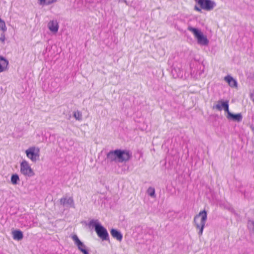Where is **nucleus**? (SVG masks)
<instances>
[{
    "label": "nucleus",
    "instance_id": "nucleus-6",
    "mask_svg": "<svg viewBox=\"0 0 254 254\" xmlns=\"http://www.w3.org/2000/svg\"><path fill=\"white\" fill-rule=\"evenodd\" d=\"M20 172L25 176L29 177L34 175V173L29 164V163L26 160H23L20 165Z\"/></svg>",
    "mask_w": 254,
    "mask_h": 254
},
{
    "label": "nucleus",
    "instance_id": "nucleus-22",
    "mask_svg": "<svg viewBox=\"0 0 254 254\" xmlns=\"http://www.w3.org/2000/svg\"><path fill=\"white\" fill-rule=\"evenodd\" d=\"M73 117L77 121H81L82 120V115L80 111L77 110L74 112Z\"/></svg>",
    "mask_w": 254,
    "mask_h": 254
},
{
    "label": "nucleus",
    "instance_id": "nucleus-27",
    "mask_svg": "<svg viewBox=\"0 0 254 254\" xmlns=\"http://www.w3.org/2000/svg\"><path fill=\"white\" fill-rule=\"evenodd\" d=\"M125 2L127 4V1L126 0H125Z\"/></svg>",
    "mask_w": 254,
    "mask_h": 254
},
{
    "label": "nucleus",
    "instance_id": "nucleus-8",
    "mask_svg": "<svg viewBox=\"0 0 254 254\" xmlns=\"http://www.w3.org/2000/svg\"><path fill=\"white\" fill-rule=\"evenodd\" d=\"M198 4L200 5L202 9L206 10H212L215 6L216 3L214 1L211 0H195Z\"/></svg>",
    "mask_w": 254,
    "mask_h": 254
},
{
    "label": "nucleus",
    "instance_id": "nucleus-4",
    "mask_svg": "<svg viewBox=\"0 0 254 254\" xmlns=\"http://www.w3.org/2000/svg\"><path fill=\"white\" fill-rule=\"evenodd\" d=\"M190 68L191 75L194 78H198L204 73V66L199 62H195L191 64Z\"/></svg>",
    "mask_w": 254,
    "mask_h": 254
},
{
    "label": "nucleus",
    "instance_id": "nucleus-17",
    "mask_svg": "<svg viewBox=\"0 0 254 254\" xmlns=\"http://www.w3.org/2000/svg\"><path fill=\"white\" fill-rule=\"evenodd\" d=\"M112 236L117 240L121 242L123 239V235L118 230L115 229H112L110 231Z\"/></svg>",
    "mask_w": 254,
    "mask_h": 254
},
{
    "label": "nucleus",
    "instance_id": "nucleus-19",
    "mask_svg": "<svg viewBox=\"0 0 254 254\" xmlns=\"http://www.w3.org/2000/svg\"><path fill=\"white\" fill-rule=\"evenodd\" d=\"M13 238L16 240H21L23 239V235L20 230H15L12 232Z\"/></svg>",
    "mask_w": 254,
    "mask_h": 254
},
{
    "label": "nucleus",
    "instance_id": "nucleus-10",
    "mask_svg": "<svg viewBox=\"0 0 254 254\" xmlns=\"http://www.w3.org/2000/svg\"><path fill=\"white\" fill-rule=\"evenodd\" d=\"M71 238L80 251L83 254H89L86 250V246L79 239L77 235H74L72 236Z\"/></svg>",
    "mask_w": 254,
    "mask_h": 254
},
{
    "label": "nucleus",
    "instance_id": "nucleus-12",
    "mask_svg": "<svg viewBox=\"0 0 254 254\" xmlns=\"http://www.w3.org/2000/svg\"><path fill=\"white\" fill-rule=\"evenodd\" d=\"M228 103L229 102L228 101H226L225 102H223L221 100L219 101L218 104L213 106V108H215L219 111H221L222 109H223L228 114V113L230 112L229 110Z\"/></svg>",
    "mask_w": 254,
    "mask_h": 254
},
{
    "label": "nucleus",
    "instance_id": "nucleus-3",
    "mask_svg": "<svg viewBox=\"0 0 254 254\" xmlns=\"http://www.w3.org/2000/svg\"><path fill=\"white\" fill-rule=\"evenodd\" d=\"M188 29L189 31L193 33L194 37L196 38L197 43L199 45L201 46H207L208 44V40L200 31L191 26H189Z\"/></svg>",
    "mask_w": 254,
    "mask_h": 254
},
{
    "label": "nucleus",
    "instance_id": "nucleus-14",
    "mask_svg": "<svg viewBox=\"0 0 254 254\" xmlns=\"http://www.w3.org/2000/svg\"><path fill=\"white\" fill-rule=\"evenodd\" d=\"M9 62L2 56H0V73L6 71L8 69Z\"/></svg>",
    "mask_w": 254,
    "mask_h": 254
},
{
    "label": "nucleus",
    "instance_id": "nucleus-5",
    "mask_svg": "<svg viewBox=\"0 0 254 254\" xmlns=\"http://www.w3.org/2000/svg\"><path fill=\"white\" fill-rule=\"evenodd\" d=\"M27 157L32 162H36L40 157V148L34 146L29 147L25 150Z\"/></svg>",
    "mask_w": 254,
    "mask_h": 254
},
{
    "label": "nucleus",
    "instance_id": "nucleus-2",
    "mask_svg": "<svg viewBox=\"0 0 254 254\" xmlns=\"http://www.w3.org/2000/svg\"><path fill=\"white\" fill-rule=\"evenodd\" d=\"M89 226L95 228V230L99 238L102 240H107L109 234L107 230L101 224L98 220L92 219L89 222Z\"/></svg>",
    "mask_w": 254,
    "mask_h": 254
},
{
    "label": "nucleus",
    "instance_id": "nucleus-18",
    "mask_svg": "<svg viewBox=\"0 0 254 254\" xmlns=\"http://www.w3.org/2000/svg\"><path fill=\"white\" fill-rule=\"evenodd\" d=\"M224 80L228 83L231 87H234L237 86V81L230 75L225 76Z\"/></svg>",
    "mask_w": 254,
    "mask_h": 254
},
{
    "label": "nucleus",
    "instance_id": "nucleus-1",
    "mask_svg": "<svg viewBox=\"0 0 254 254\" xmlns=\"http://www.w3.org/2000/svg\"><path fill=\"white\" fill-rule=\"evenodd\" d=\"M207 218V212L205 210L200 211L199 213L194 217V224L196 228L199 230L198 234L199 236L202 235Z\"/></svg>",
    "mask_w": 254,
    "mask_h": 254
},
{
    "label": "nucleus",
    "instance_id": "nucleus-13",
    "mask_svg": "<svg viewBox=\"0 0 254 254\" xmlns=\"http://www.w3.org/2000/svg\"><path fill=\"white\" fill-rule=\"evenodd\" d=\"M48 27L53 33H57L59 28V25L57 20H52L50 21L48 24Z\"/></svg>",
    "mask_w": 254,
    "mask_h": 254
},
{
    "label": "nucleus",
    "instance_id": "nucleus-20",
    "mask_svg": "<svg viewBox=\"0 0 254 254\" xmlns=\"http://www.w3.org/2000/svg\"><path fill=\"white\" fill-rule=\"evenodd\" d=\"M57 0H38V2L41 5H47L55 2Z\"/></svg>",
    "mask_w": 254,
    "mask_h": 254
},
{
    "label": "nucleus",
    "instance_id": "nucleus-25",
    "mask_svg": "<svg viewBox=\"0 0 254 254\" xmlns=\"http://www.w3.org/2000/svg\"><path fill=\"white\" fill-rule=\"evenodd\" d=\"M5 35L4 34V32H3L0 35V41L4 43V42H5Z\"/></svg>",
    "mask_w": 254,
    "mask_h": 254
},
{
    "label": "nucleus",
    "instance_id": "nucleus-21",
    "mask_svg": "<svg viewBox=\"0 0 254 254\" xmlns=\"http://www.w3.org/2000/svg\"><path fill=\"white\" fill-rule=\"evenodd\" d=\"M19 181H20V179H19V176L18 175L15 174H13L11 176V182L13 185H17V184H18Z\"/></svg>",
    "mask_w": 254,
    "mask_h": 254
},
{
    "label": "nucleus",
    "instance_id": "nucleus-26",
    "mask_svg": "<svg viewBox=\"0 0 254 254\" xmlns=\"http://www.w3.org/2000/svg\"><path fill=\"white\" fill-rule=\"evenodd\" d=\"M194 9L196 10L197 11H201V9L197 7V6H195Z\"/></svg>",
    "mask_w": 254,
    "mask_h": 254
},
{
    "label": "nucleus",
    "instance_id": "nucleus-9",
    "mask_svg": "<svg viewBox=\"0 0 254 254\" xmlns=\"http://www.w3.org/2000/svg\"><path fill=\"white\" fill-rule=\"evenodd\" d=\"M172 74L174 78H182L183 76V70L182 69V65L180 63H175L173 65Z\"/></svg>",
    "mask_w": 254,
    "mask_h": 254
},
{
    "label": "nucleus",
    "instance_id": "nucleus-23",
    "mask_svg": "<svg viewBox=\"0 0 254 254\" xmlns=\"http://www.w3.org/2000/svg\"><path fill=\"white\" fill-rule=\"evenodd\" d=\"M147 194L152 197H155V191L154 188L149 187L147 190Z\"/></svg>",
    "mask_w": 254,
    "mask_h": 254
},
{
    "label": "nucleus",
    "instance_id": "nucleus-16",
    "mask_svg": "<svg viewBox=\"0 0 254 254\" xmlns=\"http://www.w3.org/2000/svg\"><path fill=\"white\" fill-rule=\"evenodd\" d=\"M117 149L109 152L107 154V160L108 161L117 162Z\"/></svg>",
    "mask_w": 254,
    "mask_h": 254
},
{
    "label": "nucleus",
    "instance_id": "nucleus-7",
    "mask_svg": "<svg viewBox=\"0 0 254 254\" xmlns=\"http://www.w3.org/2000/svg\"><path fill=\"white\" fill-rule=\"evenodd\" d=\"M117 162L122 163L128 161L131 156V153L125 150L117 149Z\"/></svg>",
    "mask_w": 254,
    "mask_h": 254
},
{
    "label": "nucleus",
    "instance_id": "nucleus-11",
    "mask_svg": "<svg viewBox=\"0 0 254 254\" xmlns=\"http://www.w3.org/2000/svg\"><path fill=\"white\" fill-rule=\"evenodd\" d=\"M60 203L63 206H65L67 208H74L75 207L74 200L72 197H63L60 199Z\"/></svg>",
    "mask_w": 254,
    "mask_h": 254
},
{
    "label": "nucleus",
    "instance_id": "nucleus-24",
    "mask_svg": "<svg viewBox=\"0 0 254 254\" xmlns=\"http://www.w3.org/2000/svg\"><path fill=\"white\" fill-rule=\"evenodd\" d=\"M0 29L2 30L3 32H5L7 30L5 22L1 18H0Z\"/></svg>",
    "mask_w": 254,
    "mask_h": 254
},
{
    "label": "nucleus",
    "instance_id": "nucleus-15",
    "mask_svg": "<svg viewBox=\"0 0 254 254\" xmlns=\"http://www.w3.org/2000/svg\"><path fill=\"white\" fill-rule=\"evenodd\" d=\"M227 118L228 120L240 122L242 120L243 117L241 113L233 114L230 112L227 115Z\"/></svg>",
    "mask_w": 254,
    "mask_h": 254
}]
</instances>
